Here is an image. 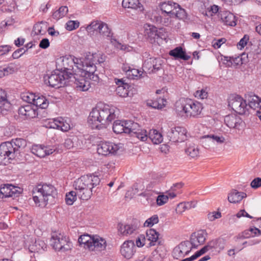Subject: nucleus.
<instances>
[{
    "mask_svg": "<svg viewBox=\"0 0 261 261\" xmlns=\"http://www.w3.org/2000/svg\"><path fill=\"white\" fill-rule=\"evenodd\" d=\"M94 58L93 55H87L85 58V67L81 71V74L85 75L89 81L98 82L99 78L97 74H95L96 67Z\"/></svg>",
    "mask_w": 261,
    "mask_h": 261,
    "instance_id": "6e6552de",
    "label": "nucleus"
},
{
    "mask_svg": "<svg viewBox=\"0 0 261 261\" xmlns=\"http://www.w3.org/2000/svg\"><path fill=\"white\" fill-rule=\"evenodd\" d=\"M228 107L240 115H244L248 112L246 100L240 95L232 94L228 99Z\"/></svg>",
    "mask_w": 261,
    "mask_h": 261,
    "instance_id": "1a4fd4ad",
    "label": "nucleus"
},
{
    "mask_svg": "<svg viewBox=\"0 0 261 261\" xmlns=\"http://www.w3.org/2000/svg\"><path fill=\"white\" fill-rule=\"evenodd\" d=\"M146 239L144 234H140L136 239V245L138 247H143L146 242Z\"/></svg>",
    "mask_w": 261,
    "mask_h": 261,
    "instance_id": "bf43d9fd",
    "label": "nucleus"
},
{
    "mask_svg": "<svg viewBox=\"0 0 261 261\" xmlns=\"http://www.w3.org/2000/svg\"><path fill=\"white\" fill-rule=\"evenodd\" d=\"M169 199L168 196L164 194L159 195L156 199V203L158 205H163L168 201Z\"/></svg>",
    "mask_w": 261,
    "mask_h": 261,
    "instance_id": "4d7b16f0",
    "label": "nucleus"
},
{
    "mask_svg": "<svg viewBox=\"0 0 261 261\" xmlns=\"http://www.w3.org/2000/svg\"><path fill=\"white\" fill-rule=\"evenodd\" d=\"M200 139L201 143L203 145H205V148L213 145V142H212V134L203 136Z\"/></svg>",
    "mask_w": 261,
    "mask_h": 261,
    "instance_id": "8fccbe9b",
    "label": "nucleus"
},
{
    "mask_svg": "<svg viewBox=\"0 0 261 261\" xmlns=\"http://www.w3.org/2000/svg\"><path fill=\"white\" fill-rule=\"evenodd\" d=\"M160 9L164 16L170 18H178L185 20L188 17L185 10L181 8L177 3L172 1L163 3L160 5Z\"/></svg>",
    "mask_w": 261,
    "mask_h": 261,
    "instance_id": "423d86ee",
    "label": "nucleus"
},
{
    "mask_svg": "<svg viewBox=\"0 0 261 261\" xmlns=\"http://www.w3.org/2000/svg\"><path fill=\"white\" fill-rule=\"evenodd\" d=\"M79 25L78 21L69 20L66 24V29L68 31H72L77 29Z\"/></svg>",
    "mask_w": 261,
    "mask_h": 261,
    "instance_id": "864d4df0",
    "label": "nucleus"
},
{
    "mask_svg": "<svg viewBox=\"0 0 261 261\" xmlns=\"http://www.w3.org/2000/svg\"><path fill=\"white\" fill-rule=\"evenodd\" d=\"M251 187L253 189H257L261 187V178H255L250 184Z\"/></svg>",
    "mask_w": 261,
    "mask_h": 261,
    "instance_id": "338daca9",
    "label": "nucleus"
},
{
    "mask_svg": "<svg viewBox=\"0 0 261 261\" xmlns=\"http://www.w3.org/2000/svg\"><path fill=\"white\" fill-rule=\"evenodd\" d=\"M21 193V189L12 184H4L0 187V198L16 197Z\"/></svg>",
    "mask_w": 261,
    "mask_h": 261,
    "instance_id": "4468645a",
    "label": "nucleus"
},
{
    "mask_svg": "<svg viewBox=\"0 0 261 261\" xmlns=\"http://www.w3.org/2000/svg\"><path fill=\"white\" fill-rule=\"evenodd\" d=\"M68 11V8L66 6H62L53 14V17L55 19H59L66 15Z\"/></svg>",
    "mask_w": 261,
    "mask_h": 261,
    "instance_id": "ea45409f",
    "label": "nucleus"
},
{
    "mask_svg": "<svg viewBox=\"0 0 261 261\" xmlns=\"http://www.w3.org/2000/svg\"><path fill=\"white\" fill-rule=\"evenodd\" d=\"M125 134L132 137H136L142 141L147 140V132L140 128L139 124L132 120H126Z\"/></svg>",
    "mask_w": 261,
    "mask_h": 261,
    "instance_id": "9d476101",
    "label": "nucleus"
},
{
    "mask_svg": "<svg viewBox=\"0 0 261 261\" xmlns=\"http://www.w3.org/2000/svg\"><path fill=\"white\" fill-rule=\"evenodd\" d=\"M32 106L36 108V111H37L38 108L41 109H45L48 106V101L43 96H37Z\"/></svg>",
    "mask_w": 261,
    "mask_h": 261,
    "instance_id": "72a5a7b5",
    "label": "nucleus"
},
{
    "mask_svg": "<svg viewBox=\"0 0 261 261\" xmlns=\"http://www.w3.org/2000/svg\"><path fill=\"white\" fill-rule=\"evenodd\" d=\"M102 23L103 22L98 21H93L87 27L86 30L91 36L94 34L97 35Z\"/></svg>",
    "mask_w": 261,
    "mask_h": 261,
    "instance_id": "473e14b6",
    "label": "nucleus"
},
{
    "mask_svg": "<svg viewBox=\"0 0 261 261\" xmlns=\"http://www.w3.org/2000/svg\"><path fill=\"white\" fill-rule=\"evenodd\" d=\"M122 5L124 8L134 9L138 12H142L144 10L143 6L139 0H123Z\"/></svg>",
    "mask_w": 261,
    "mask_h": 261,
    "instance_id": "cd10ccee",
    "label": "nucleus"
},
{
    "mask_svg": "<svg viewBox=\"0 0 261 261\" xmlns=\"http://www.w3.org/2000/svg\"><path fill=\"white\" fill-rule=\"evenodd\" d=\"M82 177L84 178V181L92 187V189L94 187L98 185L100 182V179L97 176L90 175L82 176Z\"/></svg>",
    "mask_w": 261,
    "mask_h": 261,
    "instance_id": "e433bc0d",
    "label": "nucleus"
},
{
    "mask_svg": "<svg viewBox=\"0 0 261 261\" xmlns=\"http://www.w3.org/2000/svg\"><path fill=\"white\" fill-rule=\"evenodd\" d=\"M226 40L224 38H222L218 40H215L213 41V47L215 48H219L221 46L226 42Z\"/></svg>",
    "mask_w": 261,
    "mask_h": 261,
    "instance_id": "774afa93",
    "label": "nucleus"
},
{
    "mask_svg": "<svg viewBox=\"0 0 261 261\" xmlns=\"http://www.w3.org/2000/svg\"><path fill=\"white\" fill-rule=\"evenodd\" d=\"M186 154L191 158H195L199 155V149L195 145L189 146L187 148L185 149Z\"/></svg>",
    "mask_w": 261,
    "mask_h": 261,
    "instance_id": "c03bdc74",
    "label": "nucleus"
},
{
    "mask_svg": "<svg viewBox=\"0 0 261 261\" xmlns=\"http://www.w3.org/2000/svg\"><path fill=\"white\" fill-rule=\"evenodd\" d=\"M11 106L10 102L7 99L5 91L0 89V114H7L10 109Z\"/></svg>",
    "mask_w": 261,
    "mask_h": 261,
    "instance_id": "5701e85b",
    "label": "nucleus"
},
{
    "mask_svg": "<svg viewBox=\"0 0 261 261\" xmlns=\"http://www.w3.org/2000/svg\"><path fill=\"white\" fill-rule=\"evenodd\" d=\"M47 23L42 21L36 23L33 27V32L35 35H43L47 30Z\"/></svg>",
    "mask_w": 261,
    "mask_h": 261,
    "instance_id": "c9c22d12",
    "label": "nucleus"
},
{
    "mask_svg": "<svg viewBox=\"0 0 261 261\" xmlns=\"http://www.w3.org/2000/svg\"><path fill=\"white\" fill-rule=\"evenodd\" d=\"M33 200L38 206H44L50 199H53L57 195L56 188L50 184H40L33 188Z\"/></svg>",
    "mask_w": 261,
    "mask_h": 261,
    "instance_id": "20e7f679",
    "label": "nucleus"
},
{
    "mask_svg": "<svg viewBox=\"0 0 261 261\" xmlns=\"http://www.w3.org/2000/svg\"><path fill=\"white\" fill-rule=\"evenodd\" d=\"M18 114L25 119H31L36 117L38 114L36 108L32 105L21 106L18 109Z\"/></svg>",
    "mask_w": 261,
    "mask_h": 261,
    "instance_id": "6ab92c4d",
    "label": "nucleus"
},
{
    "mask_svg": "<svg viewBox=\"0 0 261 261\" xmlns=\"http://www.w3.org/2000/svg\"><path fill=\"white\" fill-rule=\"evenodd\" d=\"M187 130L185 128L176 126L171 128L167 133V137L172 142H182L186 138Z\"/></svg>",
    "mask_w": 261,
    "mask_h": 261,
    "instance_id": "f8f14e48",
    "label": "nucleus"
},
{
    "mask_svg": "<svg viewBox=\"0 0 261 261\" xmlns=\"http://www.w3.org/2000/svg\"><path fill=\"white\" fill-rule=\"evenodd\" d=\"M159 221L157 215H154L147 219L144 223L145 227H152L154 224H157Z\"/></svg>",
    "mask_w": 261,
    "mask_h": 261,
    "instance_id": "09e8293b",
    "label": "nucleus"
},
{
    "mask_svg": "<svg viewBox=\"0 0 261 261\" xmlns=\"http://www.w3.org/2000/svg\"><path fill=\"white\" fill-rule=\"evenodd\" d=\"M152 61V69L151 71L155 72L160 70L161 68V61L159 59L156 58H153Z\"/></svg>",
    "mask_w": 261,
    "mask_h": 261,
    "instance_id": "6e6d98bb",
    "label": "nucleus"
},
{
    "mask_svg": "<svg viewBox=\"0 0 261 261\" xmlns=\"http://www.w3.org/2000/svg\"><path fill=\"white\" fill-rule=\"evenodd\" d=\"M180 249L184 252L186 255H188L191 252L192 249V247L190 246V242L188 241H185L181 242L178 245Z\"/></svg>",
    "mask_w": 261,
    "mask_h": 261,
    "instance_id": "de8ad7c7",
    "label": "nucleus"
},
{
    "mask_svg": "<svg viewBox=\"0 0 261 261\" xmlns=\"http://www.w3.org/2000/svg\"><path fill=\"white\" fill-rule=\"evenodd\" d=\"M76 140V138H67L65 140L64 146L67 149H71L74 147V141Z\"/></svg>",
    "mask_w": 261,
    "mask_h": 261,
    "instance_id": "13d9d810",
    "label": "nucleus"
},
{
    "mask_svg": "<svg viewBox=\"0 0 261 261\" xmlns=\"http://www.w3.org/2000/svg\"><path fill=\"white\" fill-rule=\"evenodd\" d=\"M48 127L61 129L63 132H67L70 129V124L62 117L54 119Z\"/></svg>",
    "mask_w": 261,
    "mask_h": 261,
    "instance_id": "393cba45",
    "label": "nucleus"
},
{
    "mask_svg": "<svg viewBox=\"0 0 261 261\" xmlns=\"http://www.w3.org/2000/svg\"><path fill=\"white\" fill-rule=\"evenodd\" d=\"M116 109L113 107L100 103L90 112L88 123L92 129H100L106 127L116 118Z\"/></svg>",
    "mask_w": 261,
    "mask_h": 261,
    "instance_id": "f257e3e1",
    "label": "nucleus"
},
{
    "mask_svg": "<svg viewBox=\"0 0 261 261\" xmlns=\"http://www.w3.org/2000/svg\"><path fill=\"white\" fill-rule=\"evenodd\" d=\"M103 37H109L111 36V30L108 28V25L103 22L100 29H99L98 33Z\"/></svg>",
    "mask_w": 261,
    "mask_h": 261,
    "instance_id": "a18cd8bd",
    "label": "nucleus"
},
{
    "mask_svg": "<svg viewBox=\"0 0 261 261\" xmlns=\"http://www.w3.org/2000/svg\"><path fill=\"white\" fill-rule=\"evenodd\" d=\"M176 113L181 116L198 117L203 109L202 105L190 99H180L175 103Z\"/></svg>",
    "mask_w": 261,
    "mask_h": 261,
    "instance_id": "7ed1b4c3",
    "label": "nucleus"
},
{
    "mask_svg": "<svg viewBox=\"0 0 261 261\" xmlns=\"http://www.w3.org/2000/svg\"><path fill=\"white\" fill-rule=\"evenodd\" d=\"M126 120L125 121H121V120H116L114 121L113 125V132L117 134H122L125 133V128L126 126H125Z\"/></svg>",
    "mask_w": 261,
    "mask_h": 261,
    "instance_id": "f704fd0d",
    "label": "nucleus"
},
{
    "mask_svg": "<svg viewBox=\"0 0 261 261\" xmlns=\"http://www.w3.org/2000/svg\"><path fill=\"white\" fill-rule=\"evenodd\" d=\"M56 148L51 146H45L42 145H34L31 148V152L39 158H44L54 152Z\"/></svg>",
    "mask_w": 261,
    "mask_h": 261,
    "instance_id": "dca6fc26",
    "label": "nucleus"
},
{
    "mask_svg": "<svg viewBox=\"0 0 261 261\" xmlns=\"http://www.w3.org/2000/svg\"><path fill=\"white\" fill-rule=\"evenodd\" d=\"M148 138L155 144L161 143L163 140L162 134L158 130L154 129H150L149 133L147 134Z\"/></svg>",
    "mask_w": 261,
    "mask_h": 261,
    "instance_id": "c756f323",
    "label": "nucleus"
},
{
    "mask_svg": "<svg viewBox=\"0 0 261 261\" xmlns=\"http://www.w3.org/2000/svg\"><path fill=\"white\" fill-rule=\"evenodd\" d=\"M247 195L245 193L239 192L237 190L233 189L228 195V200L230 203H239Z\"/></svg>",
    "mask_w": 261,
    "mask_h": 261,
    "instance_id": "bb28decb",
    "label": "nucleus"
},
{
    "mask_svg": "<svg viewBox=\"0 0 261 261\" xmlns=\"http://www.w3.org/2000/svg\"><path fill=\"white\" fill-rule=\"evenodd\" d=\"M85 59L83 61L81 59L75 58L73 56H66L62 60V68L61 71L68 75V79L71 75L81 74L85 67Z\"/></svg>",
    "mask_w": 261,
    "mask_h": 261,
    "instance_id": "39448f33",
    "label": "nucleus"
},
{
    "mask_svg": "<svg viewBox=\"0 0 261 261\" xmlns=\"http://www.w3.org/2000/svg\"><path fill=\"white\" fill-rule=\"evenodd\" d=\"M169 55L173 57L175 59H182L187 61L190 58V56L186 54V51L183 50L181 47H176L171 50Z\"/></svg>",
    "mask_w": 261,
    "mask_h": 261,
    "instance_id": "c85d7f7f",
    "label": "nucleus"
},
{
    "mask_svg": "<svg viewBox=\"0 0 261 261\" xmlns=\"http://www.w3.org/2000/svg\"><path fill=\"white\" fill-rule=\"evenodd\" d=\"M219 16L222 21L225 25L235 26L236 25V16L227 11H220Z\"/></svg>",
    "mask_w": 261,
    "mask_h": 261,
    "instance_id": "4be33fe9",
    "label": "nucleus"
},
{
    "mask_svg": "<svg viewBox=\"0 0 261 261\" xmlns=\"http://www.w3.org/2000/svg\"><path fill=\"white\" fill-rule=\"evenodd\" d=\"M68 79V75L59 69L54 71L50 75L47 76L48 85L51 87L59 88L60 84Z\"/></svg>",
    "mask_w": 261,
    "mask_h": 261,
    "instance_id": "ddd939ff",
    "label": "nucleus"
},
{
    "mask_svg": "<svg viewBox=\"0 0 261 261\" xmlns=\"http://www.w3.org/2000/svg\"><path fill=\"white\" fill-rule=\"evenodd\" d=\"M196 201H192L188 202H185L180 203V206H185V209L190 210L192 208H195L196 206Z\"/></svg>",
    "mask_w": 261,
    "mask_h": 261,
    "instance_id": "e2e57ef3",
    "label": "nucleus"
},
{
    "mask_svg": "<svg viewBox=\"0 0 261 261\" xmlns=\"http://www.w3.org/2000/svg\"><path fill=\"white\" fill-rule=\"evenodd\" d=\"M212 142H213V144L215 143L217 144H222L224 142L225 138L223 136H218L217 135H215L212 134Z\"/></svg>",
    "mask_w": 261,
    "mask_h": 261,
    "instance_id": "69168bd1",
    "label": "nucleus"
},
{
    "mask_svg": "<svg viewBox=\"0 0 261 261\" xmlns=\"http://www.w3.org/2000/svg\"><path fill=\"white\" fill-rule=\"evenodd\" d=\"M142 73L141 70L132 67L126 76L129 79H138L142 76Z\"/></svg>",
    "mask_w": 261,
    "mask_h": 261,
    "instance_id": "a19ab883",
    "label": "nucleus"
},
{
    "mask_svg": "<svg viewBox=\"0 0 261 261\" xmlns=\"http://www.w3.org/2000/svg\"><path fill=\"white\" fill-rule=\"evenodd\" d=\"M128 85L117 86L116 89V92L117 95L122 97H126L129 96Z\"/></svg>",
    "mask_w": 261,
    "mask_h": 261,
    "instance_id": "58836bf2",
    "label": "nucleus"
},
{
    "mask_svg": "<svg viewBox=\"0 0 261 261\" xmlns=\"http://www.w3.org/2000/svg\"><path fill=\"white\" fill-rule=\"evenodd\" d=\"M94 236L88 234L81 235L78 239V242L81 246L83 245V246L84 248L88 249L89 250V247L92 244V241L93 239Z\"/></svg>",
    "mask_w": 261,
    "mask_h": 261,
    "instance_id": "2f4dec72",
    "label": "nucleus"
},
{
    "mask_svg": "<svg viewBox=\"0 0 261 261\" xmlns=\"http://www.w3.org/2000/svg\"><path fill=\"white\" fill-rule=\"evenodd\" d=\"M249 40V36L245 35L244 37L240 40L237 44V47L239 49H242L247 44Z\"/></svg>",
    "mask_w": 261,
    "mask_h": 261,
    "instance_id": "052dcab7",
    "label": "nucleus"
},
{
    "mask_svg": "<svg viewBox=\"0 0 261 261\" xmlns=\"http://www.w3.org/2000/svg\"><path fill=\"white\" fill-rule=\"evenodd\" d=\"M172 255L174 258L179 259L184 257L186 255L178 246H176L173 250Z\"/></svg>",
    "mask_w": 261,
    "mask_h": 261,
    "instance_id": "3c124183",
    "label": "nucleus"
},
{
    "mask_svg": "<svg viewBox=\"0 0 261 261\" xmlns=\"http://www.w3.org/2000/svg\"><path fill=\"white\" fill-rule=\"evenodd\" d=\"M161 30L162 29H160L159 31L155 26L148 24L145 28V36L151 43H153L156 39L161 38Z\"/></svg>",
    "mask_w": 261,
    "mask_h": 261,
    "instance_id": "f3484780",
    "label": "nucleus"
},
{
    "mask_svg": "<svg viewBox=\"0 0 261 261\" xmlns=\"http://www.w3.org/2000/svg\"><path fill=\"white\" fill-rule=\"evenodd\" d=\"M50 245L58 251L65 252L71 249L72 242L68 237L60 233L55 232L50 239Z\"/></svg>",
    "mask_w": 261,
    "mask_h": 261,
    "instance_id": "0eeeda50",
    "label": "nucleus"
},
{
    "mask_svg": "<svg viewBox=\"0 0 261 261\" xmlns=\"http://www.w3.org/2000/svg\"><path fill=\"white\" fill-rule=\"evenodd\" d=\"M74 79H75L74 83L77 90L86 91L90 88L91 83L85 75L81 74H75L74 75Z\"/></svg>",
    "mask_w": 261,
    "mask_h": 261,
    "instance_id": "412c9836",
    "label": "nucleus"
},
{
    "mask_svg": "<svg viewBox=\"0 0 261 261\" xmlns=\"http://www.w3.org/2000/svg\"><path fill=\"white\" fill-rule=\"evenodd\" d=\"M16 66L13 63H10L7 66L3 68L2 70L6 74L8 75L10 74L13 73L16 70Z\"/></svg>",
    "mask_w": 261,
    "mask_h": 261,
    "instance_id": "5fc2aeb1",
    "label": "nucleus"
},
{
    "mask_svg": "<svg viewBox=\"0 0 261 261\" xmlns=\"http://www.w3.org/2000/svg\"><path fill=\"white\" fill-rule=\"evenodd\" d=\"M134 242L132 240L125 241L121 246L120 253L121 255L127 259L133 257L136 250Z\"/></svg>",
    "mask_w": 261,
    "mask_h": 261,
    "instance_id": "a211bd4d",
    "label": "nucleus"
},
{
    "mask_svg": "<svg viewBox=\"0 0 261 261\" xmlns=\"http://www.w3.org/2000/svg\"><path fill=\"white\" fill-rule=\"evenodd\" d=\"M138 226L135 224H118V232L123 236H127L133 234L137 229Z\"/></svg>",
    "mask_w": 261,
    "mask_h": 261,
    "instance_id": "a878e982",
    "label": "nucleus"
},
{
    "mask_svg": "<svg viewBox=\"0 0 261 261\" xmlns=\"http://www.w3.org/2000/svg\"><path fill=\"white\" fill-rule=\"evenodd\" d=\"M107 247V242L105 239L99 236H94L92 244L90 245L89 251L101 252L106 250Z\"/></svg>",
    "mask_w": 261,
    "mask_h": 261,
    "instance_id": "aec40b11",
    "label": "nucleus"
},
{
    "mask_svg": "<svg viewBox=\"0 0 261 261\" xmlns=\"http://www.w3.org/2000/svg\"><path fill=\"white\" fill-rule=\"evenodd\" d=\"M221 217V213L219 212H213L207 214V218L210 221H213Z\"/></svg>",
    "mask_w": 261,
    "mask_h": 261,
    "instance_id": "680f3d73",
    "label": "nucleus"
},
{
    "mask_svg": "<svg viewBox=\"0 0 261 261\" xmlns=\"http://www.w3.org/2000/svg\"><path fill=\"white\" fill-rule=\"evenodd\" d=\"M26 145V140L22 138L2 143L0 145V165H6L11 163L19 154L20 149L24 148Z\"/></svg>",
    "mask_w": 261,
    "mask_h": 261,
    "instance_id": "f03ea898",
    "label": "nucleus"
},
{
    "mask_svg": "<svg viewBox=\"0 0 261 261\" xmlns=\"http://www.w3.org/2000/svg\"><path fill=\"white\" fill-rule=\"evenodd\" d=\"M77 193L76 191H72L67 193L66 195V202L68 205H72L74 201L76 199Z\"/></svg>",
    "mask_w": 261,
    "mask_h": 261,
    "instance_id": "79ce46f5",
    "label": "nucleus"
},
{
    "mask_svg": "<svg viewBox=\"0 0 261 261\" xmlns=\"http://www.w3.org/2000/svg\"><path fill=\"white\" fill-rule=\"evenodd\" d=\"M118 145L110 142H101L98 145L97 152L102 155L114 154L119 149Z\"/></svg>",
    "mask_w": 261,
    "mask_h": 261,
    "instance_id": "2eb2a0df",
    "label": "nucleus"
},
{
    "mask_svg": "<svg viewBox=\"0 0 261 261\" xmlns=\"http://www.w3.org/2000/svg\"><path fill=\"white\" fill-rule=\"evenodd\" d=\"M21 97L23 101L33 105L35 98L37 97V95H35L33 93L27 92L21 94Z\"/></svg>",
    "mask_w": 261,
    "mask_h": 261,
    "instance_id": "37998d69",
    "label": "nucleus"
},
{
    "mask_svg": "<svg viewBox=\"0 0 261 261\" xmlns=\"http://www.w3.org/2000/svg\"><path fill=\"white\" fill-rule=\"evenodd\" d=\"M74 190L77 193V196L83 200H87L92 195L93 189L85 181L82 176L74 181Z\"/></svg>",
    "mask_w": 261,
    "mask_h": 261,
    "instance_id": "9b49d317",
    "label": "nucleus"
},
{
    "mask_svg": "<svg viewBox=\"0 0 261 261\" xmlns=\"http://www.w3.org/2000/svg\"><path fill=\"white\" fill-rule=\"evenodd\" d=\"M163 99H160L159 100H150L147 102V105L154 109H162L165 106L163 102Z\"/></svg>",
    "mask_w": 261,
    "mask_h": 261,
    "instance_id": "49530a36",
    "label": "nucleus"
},
{
    "mask_svg": "<svg viewBox=\"0 0 261 261\" xmlns=\"http://www.w3.org/2000/svg\"><path fill=\"white\" fill-rule=\"evenodd\" d=\"M159 233L154 229H149L146 232V239L149 242L147 244L149 247L155 246L156 244H161V241L159 240Z\"/></svg>",
    "mask_w": 261,
    "mask_h": 261,
    "instance_id": "b1692460",
    "label": "nucleus"
},
{
    "mask_svg": "<svg viewBox=\"0 0 261 261\" xmlns=\"http://www.w3.org/2000/svg\"><path fill=\"white\" fill-rule=\"evenodd\" d=\"M205 233L203 230H200L197 232H194V237H196L198 243L199 245L203 244L205 241Z\"/></svg>",
    "mask_w": 261,
    "mask_h": 261,
    "instance_id": "603ef678",
    "label": "nucleus"
},
{
    "mask_svg": "<svg viewBox=\"0 0 261 261\" xmlns=\"http://www.w3.org/2000/svg\"><path fill=\"white\" fill-rule=\"evenodd\" d=\"M239 119L235 115H228L224 117V122L229 128H235L237 126Z\"/></svg>",
    "mask_w": 261,
    "mask_h": 261,
    "instance_id": "4c0bfd02",
    "label": "nucleus"
},
{
    "mask_svg": "<svg viewBox=\"0 0 261 261\" xmlns=\"http://www.w3.org/2000/svg\"><path fill=\"white\" fill-rule=\"evenodd\" d=\"M27 51L24 47H22L16 50L12 54L13 59H18Z\"/></svg>",
    "mask_w": 261,
    "mask_h": 261,
    "instance_id": "0e129e2a",
    "label": "nucleus"
},
{
    "mask_svg": "<svg viewBox=\"0 0 261 261\" xmlns=\"http://www.w3.org/2000/svg\"><path fill=\"white\" fill-rule=\"evenodd\" d=\"M247 100L249 108L253 109L256 108L261 109V99L257 95L254 94L249 95Z\"/></svg>",
    "mask_w": 261,
    "mask_h": 261,
    "instance_id": "7c9ffc66",
    "label": "nucleus"
}]
</instances>
